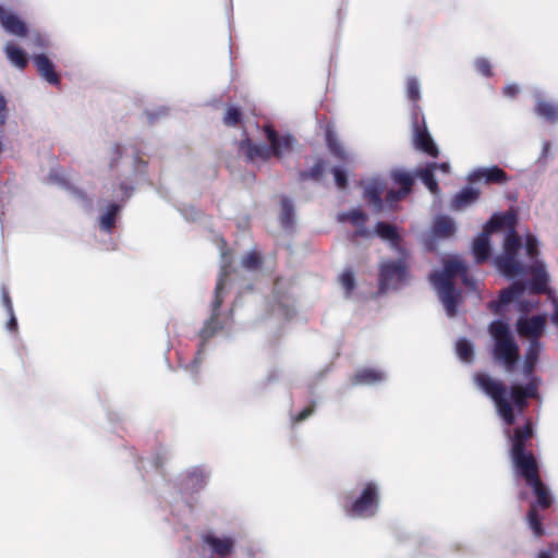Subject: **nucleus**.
<instances>
[{"mask_svg": "<svg viewBox=\"0 0 558 558\" xmlns=\"http://www.w3.org/2000/svg\"><path fill=\"white\" fill-rule=\"evenodd\" d=\"M557 550L554 548H549L547 550H543L538 554L537 558H556Z\"/></svg>", "mask_w": 558, "mask_h": 558, "instance_id": "nucleus-42", "label": "nucleus"}, {"mask_svg": "<svg viewBox=\"0 0 558 558\" xmlns=\"http://www.w3.org/2000/svg\"><path fill=\"white\" fill-rule=\"evenodd\" d=\"M435 171L448 174L450 172V165L448 162H442L440 165L430 163L425 168L418 169L415 174L422 180L429 192L436 195L439 193V189L437 182L434 180Z\"/></svg>", "mask_w": 558, "mask_h": 558, "instance_id": "nucleus-12", "label": "nucleus"}, {"mask_svg": "<svg viewBox=\"0 0 558 558\" xmlns=\"http://www.w3.org/2000/svg\"><path fill=\"white\" fill-rule=\"evenodd\" d=\"M31 40H32V44L37 47H47L48 46L47 38L39 33L32 34Z\"/></svg>", "mask_w": 558, "mask_h": 558, "instance_id": "nucleus-39", "label": "nucleus"}, {"mask_svg": "<svg viewBox=\"0 0 558 558\" xmlns=\"http://www.w3.org/2000/svg\"><path fill=\"white\" fill-rule=\"evenodd\" d=\"M327 141L329 148L336 156L343 159L350 158V155L345 151L342 144L332 134H328Z\"/></svg>", "mask_w": 558, "mask_h": 558, "instance_id": "nucleus-28", "label": "nucleus"}, {"mask_svg": "<svg viewBox=\"0 0 558 558\" xmlns=\"http://www.w3.org/2000/svg\"><path fill=\"white\" fill-rule=\"evenodd\" d=\"M456 350H457V354L461 361H463V362L472 361L474 352H473V345L471 344V342H469L465 339H460L457 342Z\"/></svg>", "mask_w": 558, "mask_h": 558, "instance_id": "nucleus-26", "label": "nucleus"}, {"mask_svg": "<svg viewBox=\"0 0 558 558\" xmlns=\"http://www.w3.org/2000/svg\"><path fill=\"white\" fill-rule=\"evenodd\" d=\"M391 178L396 184L400 185V190L398 192L390 191L388 193V202L390 205L407 195L413 182L411 174L404 170H395L391 173Z\"/></svg>", "mask_w": 558, "mask_h": 558, "instance_id": "nucleus-13", "label": "nucleus"}, {"mask_svg": "<svg viewBox=\"0 0 558 558\" xmlns=\"http://www.w3.org/2000/svg\"><path fill=\"white\" fill-rule=\"evenodd\" d=\"M267 136L271 149H266L254 145L251 141H245L241 145V150L246 154L248 158L254 159L255 157L268 158L270 155L282 158L294 149V140L290 135L277 136L274 131L267 130Z\"/></svg>", "mask_w": 558, "mask_h": 558, "instance_id": "nucleus-9", "label": "nucleus"}, {"mask_svg": "<svg viewBox=\"0 0 558 558\" xmlns=\"http://www.w3.org/2000/svg\"><path fill=\"white\" fill-rule=\"evenodd\" d=\"M470 181L476 182L481 180H485V182H504L506 180V174L502 170L497 167L492 168H481L474 170L469 175Z\"/></svg>", "mask_w": 558, "mask_h": 558, "instance_id": "nucleus-18", "label": "nucleus"}, {"mask_svg": "<svg viewBox=\"0 0 558 558\" xmlns=\"http://www.w3.org/2000/svg\"><path fill=\"white\" fill-rule=\"evenodd\" d=\"M454 221L447 216H439L436 218L434 223V232L439 236H450L456 232Z\"/></svg>", "mask_w": 558, "mask_h": 558, "instance_id": "nucleus-23", "label": "nucleus"}, {"mask_svg": "<svg viewBox=\"0 0 558 558\" xmlns=\"http://www.w3.org/2000/svg\"><path fill=\"white\" fill-rule=\"evenodd\" d=\"M529 524L531 529L533 530L535 535H542L543 530L541 527L539 518L537 517V511L535 508H532L529 512Z\"/></svg>", "mask_w": 558, "mask_h": 558, "instance_id": "nucleus-30", "label": "nucleus"}, {"mask_svg": "<svg viewBox=\"0 0 558 558\" xmlns=\"http://www.w3.org/2000/svg\"><path fill=\"white\" fill-rule=\"evenodd\" d=\"M517 331L521 337L527 338L531 341L536 340L538 338L546 326V316L537 315V316H521L517 320Z\"/></svg>", "mask_w": 558, "mask_h": 558, "instance_id": "nucleus-10", "label": "nucleus"}, {"mask_svg": "<svg viewBox=\"0 0 558 558\" xmlns=\"http://www.w3.org/2000/svg\"><path fill=\"white\" fill-rule=\"evenodd\" d=\"M407 93L410 98L418 99L420 97V85L415 78H409L407 82Z\"/></svg>", "mask_w": 558, "mask_h": 558, "instance_id": "nucleus-32", "label": "nucleus"}, {"mask_svg": "<svg viewBox=\"0 0 558 558\" xmlns=\"http://www.w3.org/2000/svg\"><path fill=\"white\" fill-rule=\"evenodd\" d=\"M384 183L377 178L364 181V194L376 209H381L380 195L384 191Z\"/></svg>", "mask_w": 558, "mask_h": 558, "instance_id": "nucleus-16", "label": "nucleus"}, {"mask_svg": "<svg viewBox=\"0 0 558 558\" xmlns=\"http://www.w3.org/2000/svg\"><path fill=\"white\" fill-rule=\"evenodd\" d=\"M205 542L214 553L220 556L229 555L234 545L230 537H219L216 535H207Z\"/></svg>", "mask_w": 558, "mask_h": 558, "instance_id": "nucleus-21", "label": "nucleus"}, {"mask_svg": "<svg viewBox=\"0 0 558 558\" xmlns=\"http://www.w3.org/2000/svg\"><path fill=\"white\" fill-rule=\"evenodd\" d=\"M525 254L530 257L531 263L527 266L529 272L533 277V282L530 287L523 283H514L510 289L505 290L500 295V306L514 303L518 311L529 312L537 306V293L547 290L548 274L544 264L536 259L538 254L537 240L527 234L524 243Z\"/></svg>", "mask_w": 558, "mask_h": 558, "instance_id": "nucleus-2", "label": "nucleus"}, {"mask_svg": "<svg viewBox=\"0 0 558 558\" xmlns=\"http://www.w3.org/2000/svg\"><path fill=\"white\" fill-rule=\"evenodd\" d=\"M475 381L493 399L498 415L507 425L514 423V412L522 411L524 400L532 397L535 390L534 385L529 384L525 387L515 385L508 391L499 381L485 374L476 375Z\"/></svg>", "mask_w": 558, "mask_h": 558, "instance_id": "nucleus-3", "label": "nucleus"}, {"mask_svg": "<svg viewBox=\"0 0 558 558\" xmlns=\"http://www.w3.org/2000/svg\"><path fill=\"white\" fill-rule=\"evenodd\" d=\"M3 52L8 61L14 68L23 70L28 63L27 53L14 41H8L3 46Z\"/></svg>", "mask_w": 558, "mask_h": 558, "instance_id": "nucleus-15", "label": "nucleus"}, {"mask_svg": "<svg viewBox=\"0 0 558 558\" xmlns=\"http://www.w3.org/2000/svg\"><path fill=\"white\" fill-rule=\"evenodd\" d=\"M339 282H340L342 289L344 290V293L349 294L355 286V280H354V276H353L352 271L351 270L342 271L341 275L339 276Z\"/></svg>", "mask_w": 558, "mask_h": 558, "instance_id": "nucleus-29", "label": "nucleus"}, {"mask_svg": "<svg viewBox=\"0 0 558 558\" xmlns=\"http://www.w3.org/2000/svg\"><path fill=\"white\" fill-rule=\"evenodd\" d=\"M376 233L384 240L391 243V246L398 252L396 259H385L380 265V284L385 290L400 287L408 277L404 255L398 248L399 234L390 225L378 223Z\"/></svg>", "mask_w": 558, "mask_h": 558, "instance_id": "nucleus-6", "label": "nucleus"}, {"mask_svg": "<svg viewBox=\"0 0 558 558\" xmlns=\"http://www.w3.org/2000/svg\"><path fill=\"white\" fill-rule=\"evenodd\" d=\"M33 61L37 68L39 75L49 84L57 85L60 82L59 75L54 71V64L44 53H38L33 57Z\"/></svg>", "mask_w": 558, "mask_h": 558, "instance_id": "nucleus-14", "label": "nucleus"}, {"mask_svg": "<svg viewBox=\"0 0 558 558\" xmlns=\"http://www.w3.org/2000/svg\"><path fill=\"white\" fill-rule=\"evenodd\" d=\"M312 414V410L311 409H304L298 416V421L301 422V421H304L306 420L310 415Z\"/></svg>", "mask_w": 558, "mask_h": 558, "instance_id": "nucleus-43", "label": "nucleus"}, {"mask_svg": "<svg viewBox=\"0 0 558 558\" xmlns=\"http://www.w3.org/2000/svg\"><path fill=\"white\" fill-rule=\"evenodd\" d=\"M386 373L376 368H363L353 378L354 384L375 385L386 379Z\"/></svg>", "mask_w": 558, "mask_h": 558, "instance_id": "nucleus-20", "label": "nucleus"}, {"mask_svg": "<svg viewBox=\"0 0 558 558\" xmlns=\"http://www.w3.org/2000/svg\"><path fill=\"white\" fill-rule=\"evenodd\" d=\"M240 120V111L234 107H229L226 110L223 121L226 124L234 125Z\"/></svg>", "mask_w": 558, "mask_h": 558, "instance_id": "nucleus-31", "label": "nucleus"}, {"mask_svg": "<svg viewBox=\"0 0 558 558\" xmlns=\"http://www.w3.org/2000/svg\"><path fill=\"white\" fill-rule=\"evenodd\" d=\"M514 223L515 216L512 211L494 215L472 245L476 260L483 262L490 252L489 235L495 232L507 233L504 240V254L495 259V265L499 271L510 278L525 274V266L518 258L521 243L512 232Z\"/></svg>", "mask_w": 558, "mask_h": 558, "instance_id": "nucleus-1", "label": "nucleus"}, {"mask_svg": "<svg viewBox=\"0 0 558 558\" xmlns=\"http://www.w3.org/2000/svg\"><path fill=\"white\" fill-rule=\"evenodd\" d=\"M414 144L417 148L424 150L425 153L429 154L430 156L435 157L438 155V148L435 145L429 133L425 129H422L420 126L415 128Z\"/></svg>", "mask_w": 558, "mask_h": 558, "instance_id": "nucleus-19", "label": "nucleus"}, {"mask_svg": "<svg viewBox=\"0 0 558 558\" xmlns=\"http://www.w3.org/2000/svg\"><path fill=\"white\" fill-rule=\"evenodd\" d=\"M118 210L119 207L117 205H110L106 213L102 214L100 218V226L104 230L109 231L113 227Z\"/></svg>", "mask_w": 558, "mask_h": 558, "instance_id": "nucleus-27", "label": "nucleus"}, {"mask_svg": "<svg viewBox=\"0 0 558 558\" xmlns=\"http://www.w3.org/2000/svg\"><path fill=\"white\" fill-rule=\"evenodd\" d=\"M489 333L494 340L495 357L507 366H512L518 360V344L510 331L509 326L496 320L489 326Z\"/></svg>", "mask_w": 558, "mask_h": 558, "instance_id": "nucleus-8", "label": "nucleus"}, {"mask_svg": "<svg viewBox=\"0 0 558 558\" xmlns=\"http://www.w3.org/2000/svg\"><path fill=\"white\" fill-rule=\"evenodd\" d=\"M555 323L558 324V306L555 312Z\"/></svg>", "mask_w": 558, "mask_h": 558, "instance_id": "nucleus-46", "label": "nucleus"}, {"mask_svg": "<svg viewBox=\"0 0 558 558\" xmlns=\"http://www.w3.org/2000/svg\"><path fill=\"white\" fill-rule=\"evenodd\" d=\"M466 266L458 256H450L444 260L442 269L432 275V282L448 316L456 315L460 293L454 289L451 280L456 276H462L465 284H471L466 277Z\"/></svg>", "mask_w": 558, "mask_h": 558, "instance_id": "nucleus-5", "label": "nucleus"}, {"mask_svg": "<svg viewBox=\"0 0 558 558\" xmlns=\"http://www.w3.org/2000/svg\"><path fill=\"white\" fill-rule=\"evenodd\" d=\"M291 211H292V207H291V204L288 199H282L281 202V217H282V221L284 223H289L290 220H291Z\"/></svg>", "mask_w": 558, "mask_h": 558, "instance_id": "nucleus-36", "label": "nucleus"}, {"mask_svg": "<svg viewBox=\"0 0 558 558\" xmlns=\"http://www.w3.org/2000/svg\"><path fill=\"white\" fill-rule=\"evenodd\" d=\"M504 92L507 96L512 97L519 92V86L513 83L508 84V85H506Z\"/></svg>", "mask_w": 558, "mask_h": 558, "instance_id": "nucleus-41", "label": "nucleus"}, {"mask_svg": "<svg viewBox=\"0 0 558 558\" xmlns=\"http://www.w3.org/2000/svg\"><path fill=\"white\" fill-rule=\"evenodd\" d=\"M541 351V344L536 340H532L524 361L525 372L530 373L537 361L538 353Z\"/></svg>", "mask_w": 558, "mask_h": 558, "instance_id": "nucleus-25", "label": "nucleus"}, {"mask_svg": "<svg viewBox=\"0 0 558 558\" xmlns=\"http://www.w3.org/2000/svg\"><path fill=\"white\" fill-rule=\"evenodd\" d=\"M323 172V165L322 163H318L312 171V174L314 177H319Z\"/></svg>", "mask_w": 558, "mask_h": 558, "instance_id": "nucleus-44", "label": "nucleus"}, {"mask_svg": "<svg viewBox=\"0 0 558 558\" xmlns=\"http://www.w3.org/2000/svg\"><path fill=\"white\" fill-rule=\"evenodd\" d=\"M221 256H222V259L225 260V253L222 250H221Z\"/></svg>", "mask_w": 558, "mask_h": 558, "instance_id": "nucleus-47", "label": "nucleus"}, {"mask_svg": "<svg viewBox=\"0 0 558 558\" xmlns=\"http://www.w3.org/2000/svg\"><path fill=\"white\" fill-rule=\"evenodd\" d=\"M0 25L4 28V31L7 33L17 36V37H25L29 34L25 22L22 21L11 10L5 9L1 5H0Z\"/></svg>", "mask_w": 558, "mask_h": 558, "instance_id": "nucleus-11", "label": "nucleus"}, {"mask_svg": "<svg viewBox=\"0 0 558 558\" xmlns=\"http://www.w3.org/2000/svg\"><path fill=\"white\" fill-rule=\"evenodd\" d=\"M332 174H333V179H335L336 184L340 189L345 187V185H347V174L341 169H339V168H333L332 169Z\"/></svg>", "mask_w": 558, "mask_h": 558, "instance_id": "nucleus-35", "label": "nucleus"}, {"mask_svg": "<svg viewBox=\"0 0 558 558\" xmlns=\"http://www.w3.org/2000/svg\"><path fill=\"white\" fill-rule=\"evenodd\" d=\"M480 192L473 187H466L460 191L451 201L453 210H463L474 204L478 198Z\"/></svg>", "mask_w": 558, "mask_h": 558, "instance_id": "nucleus-17", "label": "nucleus"}, {"mask_svg": "<svg viewBox=\"0 0 558 558\" xmlns=\"http://www.w3.org/2000/svg\"><path fill=\"white\" fill-rule=\"evenodd\" d=\"M536 111L547 120L555 121L558 119V106L553 102L538 100Z\"/></svg>", "mask_w": 558, "mask_h": 558, "instance_id": "nucleus-24", "label": "nucleus"}, {"mask_svg": "<svg viewBox=\"0 0 558 558\" xmlns=\"http://www.w3.org/2000/svg\"><path fill=\"white\" fill-rule=\"evenodd\" d=\"M258 263V256L255 253H248L242 260L245 268H254Z\"/></svg>", "mask_w": 558, "mask_h": 558, "instance_id": "nucleus-37", "label": "nucleus"}, {"mask_svg": "<svg viewBox=\"0 0 558 558\" xmlns=\"http://www.w3.org/2000/svg\"><path fill=\"white\" fill-rule=\"evenodd\" d=\"M8 117L7 99L0 93V125H2Z\"/></svg>", "mask_w": 558, "mask_h": 558, "instance_id": "nucleus-40", "label": "nucleus"}, {"mask_svg": "<svg viewBox=\"0 0 558 558\" xmlns=\"http://www.w3.org/2000/svg\"><path fill=\"white\" fill-rule=\"evenodd\" d=\"M531 436L532 429L530 425L515 429L514 436L510 438L512 442L511 459L515 472L525 478L526 484L532 487L536 496L537 504L545 508L551 502L550 494L539 481L535 458L523 450L525 441Z\"/></svg>", "mask_w": 558, "mask_h": 558, "instance_id": "nucleus-4", "label": "nucleus"}, {"mask_svg": "<svg viewBox=\"0 0 558 558\" xmlns=\"http://www.w3.org/2000/svg\"><path fill=\"white\" fill-rule=\"evenodd\" d=\"M222 269L225 270L226 269V265L222 266ZM223 276H226V274L223 272L220 277H219V280L217 282V287H216V300H215V303H214V312L219 307V305L221 304L222 302V299H221V291L223 289V286H225V282H223Z\"/></svg>", "mask_w": 558, "mask_h": 558, "instance_id": "nucleus-33", "label": "nucleus"}, {"mask_svg": "<svg viewBox=\"0 0 558 558\" xmlns=\"http://www.w3.org/2000/svg\"><path fill=\"white\" fill-rule=\"evenodd\" d=\"M215 318H211L210 322L207 324V326L204 329V333L209 335L214 332V329H211V325L214 324Z\"/></svg>", "mask_w": 558, "mask_h": 558, "instance_id": "nucleus-45", "label": "nucleus"}, {"mask_svg": "<svg viewBox=\"0 0 558 558\" xmlns=\"http://www.w3.org/2000/svg\"><path fill=\"white\" fill-rule=\"evenodd\" d=\"M340 221L344 223H351L356 232L362 235H368L369 232L364 230L362 227L366 220V217L362 214L360 209H352L348 213H343L339 216Z\"/></svg>", "mask_w": 558, "mask_h": 558, "instance_id": "nucleus-22", "label": "nucleus"}, {"mask_svg": "<svg viewBox=\"0 0 558 558\" xmlns=\"http://www.w3.org/2000/svg\"><path fill=\"white\" fill-rule=\"evenodd\" d=\"M3 302L7 306V310L10 314V323L8 325V328L10 330H14L16 328V319H15V316L13 314V308H12V303H11V300L9 299L8 294L7 293H3Z\"/></svg>", "mask_w": 558, "mask_h": 558, "instance_id": "nucleus-34", "label": "nucleus"}, {"mask_svg": "<svg viewBox=\"0 0 558 558\" xmlns=\"http://www.w3.org/2000/svg\"><path fill=\"white\" fill-rule=\"evenodd\" d=\"M475 68L480 73H482L484 75L489 74L490 65L486 59H477L475 61Z\"/></svg>", "mask_w": 558, "mask_h": 558, "instance_id": "nucleus-38", "label": "nucleus"}, {"mask_svg": "<svg viewBox=\"0 0 558 558\" xmlns=\"http://www.w3.org/2000/svg\"><path fill=\"white\" fill-rule=\"evenodd\" d=\"M379 504L380 486L375 481L362 482L355 496L344 493L341 499L344 512L351 518L374 517L379 509Z\"/></svg>", "mask_w": 558, "mask_h": 558, "instance_id": "nucleus-7", "label": "nucleus"}]
</instances>
